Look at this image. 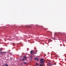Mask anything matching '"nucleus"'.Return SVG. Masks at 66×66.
Masks as SVG:
<instances>
[{
  "label": "nucleus",
  "mask_w": 66,
  "mask_h": 66,
  "mask_svg": "<svg viewBox=\"0 0 66 66\" xmlns=\"http://www.w3.org/2000/svg\"><path fill=\"white\" fill-rule=\"evenodd\" d=\"M44 61H43V59H42L40 60V63H43Z\"/></svg>",
  "instance_id": "obj_1"
},
{
  "label": "nucleus",
  "mask_w": 66,
  "mask_h": 66,
  "mask_svg": "<svg viewBox=\"0 0 66 66\" xmlns=\"http://www.w3.org/2000/svg\"><path fill=\"white\" fill-rule=\"evenodd\" d=\"M26 57H24L23 59V61H24V60H26Z\"/></svg>",
  "instance_id": "obj_2"
},
{
  "label": "nucleus",
  "mask_w": 66,
  "mask_h": 66,
  "mask_svg": "<svg viewBox=\"0 0 66 66\" xmlns=\"http://www.w3.org/2000/svg\"><path fill=\"white\" fill-rule=\"evenodd\" d=\"M30 53H31V54H33V53H34V52H33V51H31Z\"/></svg>",
  "instance_id": "obj_3"
},
{
  "label": "nucleus",
  "mask_w": 66,
  "mask_h": 66,
  "mask_svg": "<svg viewBox=\"0 0 66 66\" xmlns=\"http://www.w3.org/2000/svg\"><path fill=\"white\" fill-rule=\"evenodd\" d=\"M34 59L35 60H37V61L39 60V59H38V58H35Z\"/></svg>",
  "instance_id": "obj_4"
},
{
  "label": "nucleus",
  "mask_w": 66,
  "mask_h": 66,
  "mask_svg": "<svg viewBox=\"0 0 66 66\" xmlns=\"http://www.w3.org/2000/svg\"><path fill=\"white\" fill-rule=\"evenodd\" d=\"M51 63H49L48 64V65L49 66H51L50 65H51Z\"/></svg>",
  "instance_id": "obj_5"
},
{
  "label": "nucleus",
  "mask_w": 66,
  "mask_h": 66,
  "mask_svg": "<svg viewBox=\"0 0 66 66\" xmlns=\"http://www.w3.org/2000/svg\"><path fill=\"white\" fill-rule=\"evenodd\" d=\"M30 57H31V58H32V57H33V56L32 55H30Z\"/></svg>",
  "instance_id": "obj_6"
},
{
  "label": "nucleus",
  "mask_w": 66,
  "mask_h": 66,
  "mask_svg": "<svg viewBox=\"0 0 66 66\" xmlns=\"http://www.w3.org/2000/svg\"><path fill=\"white\" fill-rule=\"evenodd\" d=\"M43 66V64H40V65L39 66Z\"/></svg>",
  "instance_id": "obj_7"
},
{
  "label": "nucleus",
  "mask_w": 66,
  "mask_h": 66,
  "mask_svg": "<svg viewBox=\"0 0 66 66\" xmlns=\"http://www.w3.org/2000/svg\"><path fill=\"white\" fill-rule=\"evenodd\" d=\"M38 64H37V63H36V66H37V65H38Z\"/></svg>",
  "instance_id": "obj_8"
},
{
  "label": "nucleus",
  "mask_w": 66,
  "mask_h": 66,
  "mask_svg": "<svg viewBox=\"0 0 66 66\" xmlns=\"http://www.w3.org/2000/svg\"><path fill=\"white\" fill-rule=\"evenodd\" d=\"M24 64H27V62H24Z\"/></svg>",
  "instance_id": "obj_9"
},
{
  "label": "nucleus",
  "mask_w": 66,
  "mask_h": 66,
  "mask_svg": "<svg viewBox=\"0 0 66 66\" xmlns=\"http://www.w3.org/2000/svg\"><path fill=\"white\" fill-rule=\"evenodd\" d=\"M5 65L6 66H8V65H7V64H5Z\"/></svg>",
  "instance_id": "obj_10"
},
{
  "label": "nucleus",
  "mask_w": 66,
  "mask_h": 66,
  "mask_svg": "<svg viewBox=\"0 0 66 66\" xmlns=\"http://www.w3.org/2000/svg\"><path fill=\"white\" fill-rule=\"evenodd\" d=\"M13 46H14V44H15V43H13Z\"/></svg>",
  "instance_id": "obj_11"
},
{
  "label": "nucleus",
  "mask_w": 66,
  "mask_h": 66,
  "mask_svg": "<svg viewBox=\"0 0 66 66\" xmlns=\"http://www.w3.org/2000/svg\"><path fill=\"white\" fill-rule=\"evenodd\" d=\"M54 64V65H56V63H55Z\"/></svg>",
  "instance_id": "obj_12"
},
{
  "label": "nucleus",
  "mask_w": 66,
  "mask_h": 66,
  "mask_svg": "<svg viewBox=\"0 0 66 66\" xmlns=\"http://www.w3.org/2000/svg\"><path fill=\"white\" fill-rule=\"evenodd\" d=\"M12 59V58H10V60H11Z\"/></svg>",
  "instance_id": "obj_13"
},
{
  "label": "nucleus",
  "mask_w": 66,
  "mask_h": 66,
  "mask_svg": "<svg viewBox=\"0 0 66 66\" xmlns=\"http://www.w3.org/2000/svg\"><path fill=\"white\" fill-rule=\"evenodd\" d=\"M5 41H6V40L5 39Z\"/></svg>",
  "instance_id": "obj_14"
},
{
  "label": "nucleus",
  "mask_w": 66,
  "mask_h": 66,
  "mask_svg": "<svg viewBox=\"0 0 66 66\" xmlns=\"http://www.w3.org/2000/svg\"><path fill=\"white\" fill-rule=\"evenodd\" d=\"M55 59H56V60H57V58H56Z\"/></svg>",
  "instance_id": "obj_15"
},
{
  "label": "nucleus",
  "mask_w": 66,
  "mask_h": 66,
  "mask_svg": "<svg viewBox=\"0 0 66 66\" xmlns=\"http://www.w3.org/2000/svg\"><path fill=\"white\" fill-rule=\"evenodd\" d=\"M36 52H37V50H36Z\"/></svg>",
  "instance_id": "obj_16"
},
{
  "label": "nucleus",
  "mask_w": 66,
  "mask_h": 66,
  "mask_svg": "<svg viewBox=\"0 0 66 66\" xmlns=\"http://www.w3.org/2000/svg\"><path fill=\"white\" fill-rule=\"evenodd\" d=\"M0 53H1V52H0Z\"/></svg>",
  "instance_id": "obj_17"
},
{
  "label": "nucleus",
  "mask_w": 66,
  "mask_h": 66,
  "mask_svg": "<svg viewBox=\"0 0 66 66\" xmlns=\"http://www.w3.org/2000/svg\"><path fill=\"white\" fill-rule=\"evenodd\" d=\"M47 66H48V64H47Z\"/></svg>",
  "instance_id": "obj_18"
}]
</instances>
